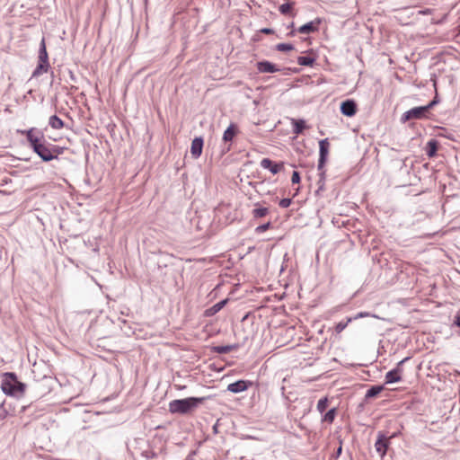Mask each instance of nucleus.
<instances>
[{
    "label": "nucleus",
    "mask_w": 460,
    "mask_h": 460,
    "mask_svg": "<svg viewBox=\"0 0 460 460\" xmlns=\"http://www.w3.org/2000/svg\"><path fill=\"white\" fill-rule=\"evenodd\" d=\"M19 132L26 136L30 147L43 162H50L54 159H58V155H62L66 149L65 147L47 141L43 133L35 128H31L28 130H21Z\"/></svg>",
    "instance_id": "obj_1"
},
{
    "label": "nucleus",
    "mask_w": 460,
    "mask_h": 460,
    "mask_svg": "<svg viewBox=\"0 0 460 460\" xmlns=\"http://www.w3.org/2000/svg\"><path fill=\"white\" fill-rule=\"evenodd\" d=\"M208 397H188L185 399H176L169 403V411L171 413L188 414L197 409L200 404L206 402Z\"/></svg>",
    "instance_id": "obj_2"
},
{
    "label": "nucleus",
    "mask_w": 460,
    "mask_h": 460,
    "mask_svg": "<svg viewBox=\"0 0 460 460\" xmlns=\"http://www.w3.org/2000/svg\"><path fill=\"white\" fill-rule=\"evenodd\" d=\"M1 376V389L4 394L10 396L23 395L26 385L18 380L15 373L5 372Z\"/></svg>",
    "instance_id": "obj_3"
},
{
    "label": "nucleus",
    "mask_w": 460,
    "mask_h": 460,
    "mask_svg": "<svg viewBox=\"0 0 460 460\" xmlns=\"http://www.w3.org/2000/svg\"><path fill=\"white\" fill-rule=\"evenodd\" d=\"M428 109L425 106L414 107L405 111L401 117V122L405 123L412 119H422L427 118Z\"/></svg>",
    "instance_id": "obj_4"
},
{
    "label": "nucleus",
    "mask_w": 460,
    "mask_h": 460,
    "mask_svg": "<svg viewBox=\"0 0 460 460\" xmlns=\"http://www.w3.org/2000/svg\"><path fill=\"white\" fill-rule=\"evenodd\" d=\"M390 438L386 437L384 433L378 432L377 439L375 443L376 452L383 457L388 449Z\"/></svg>",
    "instance_id": "obj_5"
},
{
    "label": "nucleus",
    "mask_w": 460,
    "mask_h": 460,
    "mask_svg": "<svg viewBox=\"0 0 460 460\" xmlns=\"http://www.w3.org/2000/svg\"><path fill=\"white\" fill-rule=\"evenodd\" d=\"M252 385V382L248 380H238L227 385V391L233 394H238L246 391Z\"/></svg>",
    "instance_id": "obj_6"
},
{
    "label": "nucleus",
    "mask_w": 460,
    "mask_h": 460,
    "mask_svg": "<svg viewBox=\"0 0 460 460\" xmlns=\"http://www.w3.org/2000/svg\"><path fill=\"white\" fill-rule=\"evenodd\" d=\"M358 107L354 100L348 99L341 102V112L347 117H352L357 113Z\"/></svg>",
    "instance_id": "obj_7"
},
{
    "label": "nucleus",
    "mask_w": 460,
    "mask_h": 460,
    "mask_svg": "<svg viewBox=\"0 0 460 460\" xmlns=\"http://www.w3.org/2000/svg\"><path fill=\"white\" fill-rule=\"evenodd\" d=\"M321 22L320 18H316L315 20L300 26L297 29V31L302 34H310L318 31Z\"/></svg>",
    "instance_id": "obj_8"
},
{
    "label": "nucleus",
    "mask_w": 460,
    "mask_h": 460,
    "mask_svg": "<svg viewBox=\"0 0 460 460\" xmlns=\"http://www.w3.org/2000/svg\"><path fill=\"white\" fill-rule=\"evenodd\" d=\"M369 315H370L369 313L360 312V313L357 314L353 317H348V318H346L345 321H341L340 323H338L335 325V332H336V333H338V334L341 333L349 325V323H351L352 321L359 319V318H362V317H367V316H369Z\"/></svg>",
    "instance_id": "obj_9"
},
{
    "label": "nucleus",
    "mask_w": 460,
    "mask_h": 460,
    "mask_svg": "<svg viewBox=\"0 0 460 460\" xmlns=\"http://www.w3.org/2000/svg\"><path fill=\"white\" fill-rule=\"evenodd\" d=\"M261 166L264 169H268L271 173L277 174L284 166V163H274L270 158H263L261 161Z\"/></svg>",
    "instance_id": "obj_10"
},
{
    "label": "nucleus",
    "mask_w": 460,
    "mask_h": 460,
    "mask_svg": "<svg viewBox=\"0 0 460 460\" xmlns=\"http://www.w3.org/2000/svg\"><path fill=\"white\" fill-rule=\"evenodd\" d=\"M204 140L201 137H195L191 142L190 154L194 158H199L202 154Z\"/></svg>",
    "instance_id": "obj_11"
},
{
    "label": "nucleus",
    "mask_w": 460,
    "mask_h": 460,
    "mask_svg": "<svg viewBox=\"0 0 460 460\" xmlns=\"http://www.w3.org/2000/svg\"><path fill=\"white\" fill-rule=\"evenodd\" d=\"M256 66L260 73H275L281 70L276 65L268 60L258 62Z\"/></svg>",
    "instance_id": "obj_12"
},
{
    "label": "nucleus",
    "mask_w": 460,
    "mask_h": 460,
    "mask_svg": "<svg viewBox=\"0 0 460 460\" xmlns=\"http://www.w3.org/2000/svg\"><path fill=\"white\" fill-rule=\"evenodd\" d=\"M228 303V299H223L219 302H217V304H215L214 305H212L211 307L208 308L205 310L204 312V315L207 316V317H211L213 315H215L216 314H217L221 309L224 308V306Z\"/></svg>",
    "instance_id": "obj_13"
},
{
    "label": "nucleus",
    "mask_w": 460,
    "mask_h": 460,
    "mask_svg": "<svg viewBox=\"0 0 460 460\" xmlns=\"http://www.w3.org/2000/svg\"><path fill=\"white\" fill-rule=\"evenodd\" d=\"M286 3L282 4L279 7V11L283 15H289L294 17L296 14L293 13V7L295 5L294 2H290L289 0H285Z\"/></svg>",
    "instance_id": "obj_14"
},
{
    "label": "nucleus",
    "mask_w": 460,
    "mask_h": 460,
    "mask_svg": "<svg viewBox=\"0 0 460 460\" xmlns=\"http://www.w3.org/2000/svg\"><path fill=\"white\" fill-rule=\"evenodd\" d=\"M330 143L328 138L320 140L319 142V158L327 160L329 154Z\"/></svg>",
    "instance_id": "obj_15"
},
{
    "label": "nucleus",
    "mask_w": 460,
    "mask_h": 460,
    "mask_svg": "<svg viewBox=\"0 0 460 460\" xmlns=\"http://www.w3.org/2000/svg\"><path fill=\"white\" fill-rule=\"evenodd\" d=\"M237 133V127L236 125L231 123L228 128L225 130L223 135V140L225 142L232 141L234 136Z\"/></svg>",
    "instance_id": "obj_16"
},
{
    "label": "nucleus",
    "mask_w": 460,
    "mask_h": 460,
    "mask_svg": "<svg viewBox=\"0 0 460 460\" xmlns=\"http://www.w3.org/2000/svg\"><path fill=\"white\" fill-rule=\"evenodd\" d=\"M438 150V142L436 139H430L427 143L426 154L429 157H434Z\"/></svg>",
    "instance_id": "obj_17"
},
{
    "label": "nucleus",
    "mask_w": 460,
    "mask_h": 460,
    "mask_svg": "<svg viewBox=\"0 0 460 460\" xmlns=\"http://www.w3.org/2000/svg\"><path fill=\"white\" fill-rule=\"evenodd\" d=\"M39 62L40 63H49V55L47 52L46 43L45 40L42 39L40 44V49H39Z\"/></svg>",
    "instance_id": "obj_18"
},
{
    "label": "nucleus",
    "mask_w": 460,
    "mask_h": 460,
    "mask_svg": "<svg viewBox=\"0 0 460 460\" xmlns=\"http://www.w3.org/2000/svg\"><path fill=\"white\" fill-rule=\"evenodd\" d=\"M238 348H239V344H231V345H226V346H215L212 348V350L218 354H226L232 350L237 349Z\"/></svg>",
    "instance_id": "obj_19"
},
{
    "label": "nucleus",
    "mask_w": 460,
    "mask_h": 460,
    "mask_svg": "<svg viewBox=\"0 0 460 460\" xmlns=\"http://www.w3.org/2000/svg\"><path fill=\"white\" fill-rule=\"evenodd\" d=\"M50 67L49 63H40L38 62V65L34 71L32 72L31 78L38 77L43 73H47Z\"/></svg>",
    "instance_id": "obj_20"
},
{
    "label": "nucleus",
    "mask_w": 460,
    "mask_h": 460,
    "mask_svg": "<svg viewBox=\"0 0 460 460\" xmlns=\"http://www.w3.org/2000/svg\"><path fill=\"white\" fill-rule=\"evenodd\" d=\"M384 389L383 385L371 386L365 394V400H368L377 396Z\"/></svg>",
    "instance_id": "obj_21"
},
{
    "label": "nucleus",
    "mask_w": 460,
    "mask_h": 460,
    "mask_svg": "<svg viewBox=\"0 0 460 460\" xmlns=\"http://www.w3.org/2000/svg\"><path fill=\"white\" fill-rule=\"evenodd\" d=\"M293 131L295 134L299 135L303 133L305 128V121L304 119H292Z\"/></svg>",
    "instance_id": "obj_22"
},
{
    "label": "nucleus",
    "mask_w": 460,
    "mask_h": 460,
    "mask_svg": "<svg viewBox=\"0 0 460 460\" xmlns=\"http://www.w3.org/2000/svg\"><path fill=\"white\" fill-rule=\"evenodd\" d=\"M402 376L397 374L394 369L388 371L385 375V384H394L400 382Z\"/></svg>",
    "instance_id": "obj_23"
},
{
    "label": "nucleus",
    "mask_w": 460,
    "mask_h": 460,
    "mask_svg": "<svg viewBox=\"0 0 460 460\" xmlns=\"http://www.w3.org/2000/svg\"><path fill=\"white\" fill-rule=\"evenodd\" d=\"M49 125L54 129H60L64 127V121L57 115H52L49 119Z\"/></svg>",
    "instance_id": "obj_24"
},
{
    "label": "nucleus",
    "mask_w": 460,
    "mask_h": 460,
    "mask_svg": "<svg viewBox=\"0 0 460 460\" xmlns=\"http://www.w3.org/2000/svg\"><path fill=\"white\" fill-rule=\"evenodd\" d=\"M315 62V58L310 56H300L297 58V63L303 66H313Z\"/></svg>",
    "instance_id": "obj_25"
},
{
    "label": "nucleus",
    "mask_w": 460,
    "mask_h": 460,
    "mask_svg": "<svg viewBox=\"0 0 460 460\" xmlns=\"http://www.w3.org/2000/svg\"><path fill=\"white\" fill-rule=\"evenodd\" d=\"M9 414H11L10 406L7 407L4 400L0 402V420H4Z\"/></svg>",
    "instance_id": "obj_26"
},
{
    "label": "nucleus",
    "mask_w": 460,
    "mask_h": 460,
    "mask_svg": "<svg viewBox=\"0 0 460 460\" xmlns=\"http://www.w3.org/2000/svg\"><path fill=\"white\" fill-rule=\"evenodd\" d=\"M269 214V209L267 208H258L252 210L253 218H261L264 217Z\"/></svg>",
    "instance_id": "obj_27"
},
{
    "label": "nucleus",
    "mask_w": 460,
    "mask_h": 460,
    "mask_svg": "<svg viewBox=\"0 0 460 460\" xmlns=\"http://www.w3.org/2000/svg\"><path fill=\"white\" fill-rule=\"evenodd\" d=\"M336 416V409L332 408L329 410L323 416V420L332 423L334 420V418Z\"/></svg>",
    "instance_id": "obj_28"
},
{
    "label": "nucleus",
    "mask_w": 460,
    "mask_h": 460,
    "mask_svg": "<svg viewBox=\"0 0 460 460\" xmlns=\"http://www.w3.org/2000/svg\"><path fill=\"white\" fill-rule=\"evenodd\" d=\"M275 49L278 51L285 52V51L293 50L295 48H294V45H292L290 43H279L275 46Z\"/></svg>",
    "instance_id": "obj_29"
},
{
    "label": "nucleus",
    "mask_w": 460,
    "mask_h": 460,
    "mask_svg": "<svg viewBox=\"0 0 460 460\" xmlns=\"http://www.w3.org/2000/svg\"><path fill=\"white\" fill-rule=\"evenodd\" d=\"M328 407V399L322 398L317 402V410L323 413Z\"/></svg>",
    "instance_id": "obj_30"
},
{
    "label": "nucleus",
    "mask_w": 460,
    "mask_h": 460,
    "mask_svg": "<svg viewBox=\"0 0 460 460\" xmlns=\"http://www.w3.org/2000/svg\"><path fill=\"white\" fill-rule=\"evenodd\" d=\"M410 358L409 357H406L404 358L403 359H402L401 361H399L396 365V367L394 368V370L402 376V372H403V368H402V365L407 361L409 360Z\"/></svg>",
    "instance_id": "obj_31"
},
{
    "label": "nucleus",
    "mask_w": 460,
    "mask_h": 460,
    "mask_svg": "<svg viewBox=\"0 0 460 460\" xmlns=\"http://www.w3.org/2000/svg\"><path fill=\"white\" fill-rule=\"evenodd\" d=\"M271 226V223L270 222H267L266 224H263V225H261V226H258L256 228H255V233L256 234H261L265 231H267L268 229H270Z\"/></svg>",
    "instance_id": "obj_32"
},
{
    "label": "nucleus",
    "mask_w": 460,
    "mask_h": 460,
    "mask_svg": "<svg viewBox=\"0 0 460 460\" xmlns=\"http://www.w3.org/2000/svg\"><path fill=\"white\" fill-rule=\"evenodd\" d=\"M291 202H292V201H291V199L285 198V199H282L279 201V207H280V208H288V207L290 206Z\"/></svg>",
    "instance_id": "obj_33"
},
{
    "label": "nucleus",
    "mask_w": 460,
    "mask_h": 460,
    "mask_svg": "<svg viewBox=\"0 0 460 460\" xmlns=\"http://www.w3.org/2000/svg\"><path fill=\"white\" fill-rule=\"evenodd\" d=\"M301 180L300 173L297 171H294L291 177V181L293 184L299 183Z\"/></svg>",
    "instance_id": "obj_34"
},
{
    "label": "nucleus",
    "mask_w": 460,
    "mask_h": 460,
    "mask_svg": "<svg viewBox=\"0 0 460 460\" xmlns=\"http://www.w3.org/2000/svg\"><path fill=\"white\" fill-rule=\"evenodd\" d=\"M438 97L435 96L434 99L429 102L427 105H425V107H427L428 109V112H429V111L436 105L438 104Z\"/></svg>",
    "instance_id": "obj_35"
},
{
    "label": "nucleus",
    "mask_w": 460,
    "mask_h": 460,
    "mask_svg": "<svg viewBox=\"0 0 460 460\" xmlns=\"http://www.w3.org/2000/svg\"><path fill=\"white\" fill-rule=\"evenodd\" d=\"M143 456L146 459H152L156 456V454L152 450H146V451L143 452Z\"/></svg>",
    "instance_id": "obj_36"
},
{
    "label": "nucleus",
    "mask_w": 460,
    "mask_h": 460,
    "mask_svg": "<svg viewBox=\"0 0 460 460\" xmlns=\"http://www.w3.org/2000/svg\"><path fill=\"white\" fill-rule=\"evenodd\" d=\"M327 160L325 159H322V158H319L318 160V165H317V169L318 171L321 172L322 171H324L323 170V167H324V164L326 163Z\"/></svg>",
    "instance_id": "obj_37"
},
{
    "label": "nucleus",
    "mask_w": 460,
    "mask_h": 460,
    "mask_svg": "<svg viewBox=\"0 0 460 460\" xmlns=\"http://www.w3.org/2000/svg\"><path fill=\"white\" fill-rule=\"evenodd\" d=\"M454 324L460 328V309L456 312L454 319Z\"/></svg>",
    "instance_id": "obj_38"
},
{
    "label": "nucleus",
    "mask_w": 460,
    "mask_h": 460,
    "mask_svg": "<svg viewBox=\"0 0 460 460\" xmlns=\"http://www.w3.org/2000/svg\"><path fill=\"white\" fill-rule=\"evenodd\" d=\"M341 444H342V443H341V442H340V447L337 448V450H336L335 454L333 455V456H334L335 458H338V457L341 456V452H342V446H341Z\"/></svg>",
    "instance_id": "obj_39"
},
{
    "label": "nucleus",
    "mask_w": 460,
    "mask_h": 460,
    "mask_svg": "<svg viewBox=\"0 0 460 460\" xmlns=\"http://www.w3.org/2000/svg\"><path fill=\"white\" fill-rule=\"evenodd\" d=\"M261 32L264 34H273L274 31L270 28H263L261 30Z\"/></svg>",
    "instance_id": "obj_40"
},
{
    "label": "nucleus",
    "mask_w": 460,
    "mask_h": 460,
    "mask_svg": "<svg viewBox=\"0 0 460 460\" xmlns=\"http://www.w3.org/2000/svg\"><path fill=\"white\" fill-rule=\"evenodd\" d=\"M319 176H320V181H324L325 180V171H322L320 173H319Z\"/></svg>",
    "instance_id": "obj_41"
},
{
    "label": "nucleus",
    "mask_w": 460,
    "mask_h": 460,
    "mask_svg": "<svg viewBox=\"0 0 460 460\" xmlns=\"http://www.w3.org/2000/svg\"><path fill=\"white\" fill-rule=\"evenodd\" d=\"M318 191L320 190H323V186H324V181H320V180L318 181Z\"/></svg>",
    "instance_id": "obj_42"
},
{
    "label": "nucleus",
    "mask_w": 460,
    "mask_h": 460,
    "mask_svg": "<svg viewBox=\"0 0 460 460\" xmlns=\"http://www.w3.org/2000/svg\"><path fill=\"white\" fill-rule=\"evenodd\" d=\"M289 36H295V31H292L288 33Z\"/></svg>",
    "instance_id": "obj_43"
},
{
    "label": "nucleus",
    "mask_w": 460,
    "mask_h": 460,
    "mask_svg": "<svg viewBox=\"0 0 460 460\" xmlns=\"http://www.w3.org/2000/svg\"><path fill=\"white\" fill-rule=\"evenodd\" d=\"M294 26V22H291V24H289L288 27H293Z\"/></svg>",
    "instance_id": "obj_44"
}]
</instances>
